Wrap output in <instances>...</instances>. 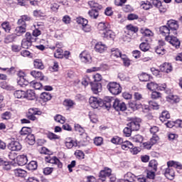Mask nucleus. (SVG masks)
Instances as JSON below:
<instances>
[{"mask_svg": "<svg viewBox=\"0 0 182 182\" xmlns=\"http://www.w3.org/2000/svg\"><path fill=\"white\" fill-rule=\"evenodd\" d=\"M109 66L106 64L101 65L100 67H94L87 70V73H92V72H99V70H107Z\"/></svg>", "mask_w": 182, "mask_h": 182, "instance_id": "2eb2a0df", "label": "nucleus"}, {"mask_svg": "<svg viewBox=\"0 0 182 182\" xmlns=\"http://www.w3.org/2000/svg\"><path fill=\"white\" fill-rule=\"evenodd\" d=\"M36 98V95L35 94V91L32 90H28L26 92L25 99L27 100H35Z\"/></svg>", "mask_w": 182, "mask_h": 182, "instance_id": "393cba45", "label": "nucleus"}, {"mask_svg": "<svg viewBox=\"0 0 182 182\" xmlns=\"http://www.w3.org/2000/svg\"><path fill=\"white\" fill-rule=\"evenodd\" d=\"M159 32L163 36H168V35L173 34L171 31L168 26H162L159 28Z\"/></svg>", "mask_w": 182, "mask_h": 182, "instance_id": "6ab92c4d", "label": "nucleus"}, {"mask_svg": "<svg viewBox=\"0 0 182 182\" xmlns=\"http://www.w3.org/2000/svg\"><path fill=\"white\" fill-rule=\"evenodd\" d=\"M14 95L16 99H25L26 92L23 90H16L14 92Z\"/></svg>", "mask_w": 182, "mask_h": 182, "instance_id": "c756f323", "label": "nucleus"}, {"mask_svg": "<svg viewBox=\"0 0 182 182\" xmlns=\"http://www.w3.org/2000/svg\"><path fill=\"white\" fill-rule=\"evenodd\" d=\"M118 77L120 78L121 80L125 81V82H129L130 81V77L127 76V75L121 73L118 74Z\"/></svg>", "mask_w": 182, "mask_h": 182, "instance_id": "864d4df0", "label": "nucleus"}, {"mask_svg": "<svg viewBox=\"0 0 182 182\" xmlns=\"http://www.w3.org/2000/svg\"><path fill=\"white\" fill-rule=\"evenodd\" d=\"M169 30L173 35H177V29H178V23L175 20H169L166 23Z\"/></svg>", "mask_w": 182, "mask_h": 182, "instance_id": "6e6552de", "label": "nucleus"}, {"mask_svg": "<svg viewBox=\"0 0 182 182\" xmlns=\"http://www.w3.org/2000/svg\"><path fill=\"white\" fill-rule=\"evenodd\" d=\"M45 160L46 163L54 164L55 166H57L58 168H62L63 167V164H62L60 160L56 156H50L48 155L45 157Z\"/></svg>", "mask_w": 182, "mask_h": 182, "instance_id": "39448f33", "label": "nucleus"}, {"mask_svg": "<svg viewBox=\"0 0 182 182\" xmlns=\"http://www.w3.org/2000/svg\"><path fill=\"white\" fill-rule=\"evenodd\" d=\"M132 141L134 143H143V136L141 135H135L132 137Z\"/></svg>", "mask_w": 182, "mask_h": 182, "instance_id": "4d7b16f0", "label": "nucleus"}, {"mask_svg": "<svg viewBox=\"0 0 182 182\" xmlns=\"http://www.w3.org/2000/svg\"><path fill=\"white\" fill-rule=\"evenodd\" d=\"M139 79L141 82H149L150 80V75L147 73H142L139 75Z\"/></svg>", "mask_w": 182, "mask_h": 182, "instance_id": "37998d69", "label": "nucleus"}, {"mask_svg": "<svg viewBox=\"0 0 182 182\" xmlns=\"http://www.w3.org/2000/svg\"><path fill=\"white\" fill-rule=\"evenodd\" d=\"M55 48H57V50L54 53V56L55 58L59 59L62 58V56H63V50H62V48H63V45L62 43H56Z\"/></svg>", "mask_w": 182, "mask_h": 182, "instance_id": "4468645a", "label": "nucleus"}, {"mask_svg": "<svg viewBox=\"0 0 182 182\" xmlns=\"http://www.w3.org/2000/svg\"><path fill=\"white\" fill-rule=\"evenodd\" d=\"M88 5L90 6V8H95L96 9H99L100 11V9H102V8H103L102 5L97 4L95 1H90L88 2Z\"/></svg>", "mask_w": 182, "mask_h": 182, "instance_id": "79ce46f5", "label": "nucleus"}, {"mask_svg": "<svg viewBox=\"0 0 182 182\" xmlns=\"http://www.w3.org/2000/svg\"><path fill=\"white\" fill-rule=\"evenodd\" d=\"M146 87L149 90H151L153 92L154 90H156V89H159V85L154 82H151L147 83Z\"/></svg>", "mask_w": 182, "mask_h": 182, "instance_id": "4c0bfd02", "label": "nucleus"}, {"mask_svg": "<svg viewBox=\"0 0 182 182\" xmlns=\"http://www.w3.org/2000/svg\"><path fill=\"white\" fill-rule=\"evenodd\" d=\"M146 177L150 180H154V177H156V171L150 170L146 171Z\"/></svg>", "mask_w": 182, "mask_h": 182, "instance_id": "bf43d9fd", "label": "nucleus"}, {"mask_svg": "<svg viewBox=\"0 0 182 182\" xmlns=\"http://www.w3.org/2000/svg\"><path fill=\"white\" fill-rule=\"evenodd\" d=\"M124 134L126 136V137H130L132 136V132H133L130 127L127 126L124 129Z\"/></svg>", "mask_w": 182, "mask_h": 182, "instance_id": "052dcab7", "label": "nucleus"}, {"mask_svg": "<svg viewBox=\"0 0 182 182\" xmlns=\"http://www.w3.org/2000/svg\"><path fill=\"white\" fill-rule=\"evenodd\" d=\"M159 164H157V161L153 159L149 161V166L154 170V171H157V166Z\"/></svg>", "mask_w": 182, "mask_h": 182, "instance_id": "3c124183", "label": "nucleus"}, {"mask_svg": "<svg viewBox=\"0 0 182 182\" xmlns=\"http://www.w3.org/2000/svg\"><path fill=\"white\" fill-rule=\"evenodd\" d=\"M161 122H166L167 119H170V114L167 111H164L159 117Z\"/></svg>", "mask_w": 182, "mask_h": 182, "instance_id": "a18cd8bd", "label": "nucleus"}, {"mask_svg": "<svg viewBox=\"0 0 182 182\" xmlns=\"http://www.w3.org/2000/svg\"><path fill=\"white\" fill-rule=\"evenodd\" d=\"M139 29L137 27L134 26L132 24H129L127 26V31H125V33H129V35H133V33H136Z\"/></svg>", "mask_w": 182, "mask_h": 182, "instance_id": "bb28decb", "label": "nucleus"}, {"mask_svg": "<svg viewBox=\"0 0 182 182\" xmlns=\"http://www.w3.org/2000/svg\"><path fill=\"white\" fill-rule=\"evenodd\" d=\"M166 100L171 103H178L180 98L177 95H169L166 97Z\"/></svg>", "mask_w": 182, "mask_h": 182, "instance_id": "e433bc0d", "label": "nucleus"}, {"mask_svg": "<svg viewBox=\"0 0 182 182\" xmlns=\"http://www.w3.org/2000/svg\"><path fill=\"white\" fill-rule=\"evenodd\" d=\"M34 67L36 69H45V66L43 65V63H42V60L39 59L34 60Z\"/></svg>", "mask_w": 182, "mask_h": 182, "instance_id": "58836bf2", "label": "nucleus"}, {"mask_svg": "<svg viewBox=\"0 0 182 182\" xmlns=\"http://www.w3.org/2000/svg\"><path fill=\"white\" fill-rule=\"evenodd\" d=\"M111 141L113 143V144H122L123 143V139L119 136H114Z\"/></svg>", "mask_w": 182, "mask_h": 182, "instance_id": "6e6d98bb", "label": "nucleus"}, {"mask_svg": "<svg viewBox=\"0 0 182 182\" xmlns=\"http://www.w3.org/2000/svg\"><path fill=\"white\" fill-rule=\"evenodd\" d=\"M75 156L77 157V159H85V153L80 150H77L75 152Z\"/></svg>", "mask_w": 182, "mask_h": 182, "instance_id": "e2e57ef3", "label": "nucleus"}, {"mask_svg": "<svg viewBox=\"0 0 182 182\" xmlns=\"http://www.w3.org/2000/svg\"><path fill=\"white\" fill-rule=\"evenodd\" d=\"M91 89L95 95H97V93L102 92V84L100 82L92 83Z\"/></svg>", "mask_w": 182, "mask_h": 182, "instance_id": "aec40b11", "label": "nucleus"}, {"mask_svg": "<svg viewBox=\"0 0 182 182\" xmlns=\"http://www.w3.org/2000/svg\"><path fill=\"white\" fill-rule=\"evenodd\" d=\"M168 8V6H167V5L161 4V6L158 7V9L160 14H166V12H167Z\"/></svg>", "mask_w": 182, "mask_h": 182, "instance_id": "680f3d73", "label": "nucleus"}, {"mask_svg": "<svg viewBox=\"0 0 182 182\" xmlns=\"http://www.w3.org/2000/svg\"><path fill=\"white\" fill-rule=\"evenodd\" d=\"M140 123H141V119H140V118H136L132 119L127 126H129L133 132H137V130L140 129Z\"/></svg>", "mask_w": 182, "mask_h": 182, "instance_id": "9d476101", "label": "nucleus"}, {"mask_svg": "<svg viewBox=\"0 0 182 182\" xmlns=\"http://www.w3.org/2000/svg\"><path fill=\"white\" fill-rule=\"evenodd\" d=\"M81 83L83 86H87L89 83H91L90 78L87 76H85L82 78Z\"/></svg>", "mask_w": 182, "mask_h": 182, "instance_id": "774afa93", "label": "nucleus"}, {"mask_svg": "<svg viewBox=\"0 0 182 182\" xmlns=\"http://www.w3.org/2000/svg\"><path fill=\"white\" fill-rule=\"evenodd\" d=\"M79 58L82 62V63H85L86 65H89L92 63V55H90V53L87 50L82 51L80 55Z\"/></svg>", "mask_w": 182, "mask_h": 182, "instance_id": "423d86ee", "label": "nucleus"}, {"mask_svg": "<svg viewBox=\"0 0 182 182\" xmlns=\"http://www.w3.org/2000/svg\"><path fill=\"white\" fill-rule=\"evenodd\" d=\"M107 89L112 93V95H119L122 93V87L117 82H109L107 85Z\"/></svg>", "mask_w": 182, "mask_h": 182, "instance_id": "f03ea898", "label": "nucleus"}, {"mask_svg": "<svg viewBox=\"0 0 182 182\" xmlns=\"http://www.w3.org/2000/svg\"><path fill=\"white\" fill-rule=\"evenodd\" d=\"M77 146V142L72 139V138H67L65 139V146L67 149H72L73 147H76Z\"/></svg>", "mask_w": 182, "mask_h": 182, "instance_id": "4be33fe9", "label": "nucleus"}, {"mask_svg": "<svg viewBox=\"0 0 182 182\" xmlns=\"http://www.w3.org/2000/svg\"><path fill=\"white\" fill-rule=\"evenodd\" d=\"M173 35L174 34H170L166 36L165 37V41L176 49H178V48H180V41Z\"/></svg>", "mask_w": 182, "mask_h": 182, "instance_id": "7ed1b4c3", "label": "nucleus"}, {"mask_svg": "<svg viewBox=\"0 0 182 182\" xmlns=\"http://www.w3.org/2000/svg\"><path fill=\"white\" fill-rule=\"evenodd\" d=\"M121 59L122 60L123 64L126 68H129V66H130V60L127 58V55H122L121 56Z\"/></svg>", "mask_w": 182, "mask_h": 182, "instance_id": "c03bdc74", "label": "nucleus"}, {"mask_svg": "<svg viewBox=\"0 0 182 182\" xmlns=\"http://www.w3.org/2000/svg\"><path fill=\"white\" fill-rule=\"evenodd\" d=\"M149 4L153 5V6H155V8H159V6H161V1L159 0H151Z\"/></svg>", "mask_w": 182, "mask_h": 182, "instance_id": "0e129e2a", "label": "nucleus"}, {"mask_svg": "<svg viewBox=\"0 0 182 182\" xmlns=\"http://www.w3.org/2000/svg\"><path fill=\"white\" fill-rule=\"evenodd\" d=\"M112 176V169L109 168H105L104 170L100 172V180L102 181H106V177H111Z\"/></svg>", "mask_w": 182, "mask_h": 182, "instance_id": "f8f14e48", "label": "nucleus"}, {"mask_svg": "<svg viewBox=\"0 0 182 182\" xmlns=\"http://www.w3.org/2000/svg\"><path fill=\"white\" fill-rule=\"evenodd\" d=\"M113 107L117 110V112H124V110H127V107L126 106V104L119 99H115L113 102Z\"/></svg>", "mask_w": 182, "mask_h": 182, "instance_id": "0eeeda50", "label": "nucleus"}, {"mask_svg": "<svg viewBox=\"0 0 182 182\" xmlns=\"http://www.w3.org/2000/svg\"><path fill=\"white\" fill-rule=\"evenodd\" d=\"M27 170H30L31 171L33 170H36L38 168V162L35 161H31L28 165L26 166Z\"/></svg>", "mask_w": 182, "mask_h": 182, "instance_id": "c9c22d12", "label": "nucleus"}, {"mask_svg": "<svg viewBox=\"0 0 182 182\" xmlns=\"http://www.w3.org/2000/svg\"><path fill=\"white\" fill-rule=\"evenodd\" d=\"M40 99L43 102H49L52 99V95L50 92H44L41 94Z\"/></svg>", "mask_w": 182, "mask_h": 182, "instance_id": "a878e982", "label": "nucleus"}, {"mask_svg": "<svg viewBox=\"0 0 182 182\" xmlns=\"http://www.w3.org/2000/svg\"><path fill=\"white\" fill-rule=\"evenodd\" d=\"M8 148L9 150H11V151H21V150H22V145L19 141H12L8 145Z\"/></svg>", "mask_w": 182, "mask_h": 182, "instance_id": "9b49d317", "label": "nucleus"}, {"mask_svg": "<svg viewBox=\"0 0 182 182\" xmlns=\"http://www.w3.org/2000/svg\"><path fill=\"white\" fill-rule=\"evenodd\" d=\"M17 83L21 87H24V86L29 85V81L26 80V74L25 73L22 71L18 72Z\"/></svg>", "mask_w": 182, "mask_h": 182, "instance_id": "20e7f679", "label": "nucleus"}, {"mask_svg": "<svg viewBox=\"0 0 182 182\" xmlns=\"http://www.w3.org/2000/svg\"><path fill=\"white\" fill-rule=\"evenodd\" d=\"M31 21V17L27 15H23L21 16V18L18 19L17 23L18 25H26V22H29Z\"/></svg>", "mask_w": 182, "mask_h": 182, "instance_id": "2f4dec72", "label": "nucleus"}, {"mask_svg": "<svg viewBox=\"0 0 182 182\" xmlns=\"http://www.w3.org/2000/svg\"><path fill=\"white\" fill-rule=\"evenodd\" d=\"M54 120L57 122V123H60L61 124H65V122H66V118L60 114H57L54 117Z\"/></svg>", "mask_w": 182, "mask_h": 182, "instance_id": "ea45409f", "label": "nucleus"}, {"mask_svg": "<svg viewBox=\"0 0 182 182\" xmlns=\"http://www.w3.org/2000/svg\"><path fill=\"white\" fill-rule=\"evenodd\" d=\"M14 174L16 177H21L22 178L26 177V171L21 168L15 169Z\"/></svg>", "mask_w": 182, "mask_h": 182, "instance_id": "7c9ffc66", "label": "nucleus"}, {"mask_svg": "<svg viewBox=\"0 0 182 182\" xmlns=\"http://www.w3.org/2000/svg\"><path fill=\"white\" fill-rule=\"evenodd\" d=\"M89 103L92 109H97L100 106H103V102L102 100L96 97H91L89 99Z\"/></svg>", "mask_w": 182, "mask_h": 182, "instance_id": "1a4fd4ad", "label": "nucleus"}, {"mask_svg": "<svg viewBox=\"0 0 182 182\" xmlns=\"http://www.w3.org/2000/svg\"><path fill=\"white\" fill-rule=\"evenodd\" d=\"M121 144L122 150H130V149H132L133 147V144L129 141H123L122 140V143H121Z\"/></svg>", "mask_w": 182, "mask_h": 182, "instance_id": "473e14b6", "label": "nucleus"}, {"mask_svg": "<svg viewBox=\"0 0 182 182\" xmlns=\"http://www.w3.org/2000/svg\"><path fill=\"white\" fill-rule=\"evenodd\" d=\"M43 173L45 176H49V174H52L53 173V168L46 167L43 169Z\"/></svg>", "mask_w": 182, "mask_h": 182, "instance_id": "69168bd1", "label": "nucleus"}, {"mask_svg": "<svg viewBox=\"0 0 182 182\" xmlns=\"http://www.w3.org/2000/svg\"><path fill=\"white\" fill-rule=\"evenodd\" d=\"M28 163V157L25 155L17 156V164L18 166H25Z\"/></svg>", "mask_w": 182, "mask_h": 182, "instance_id": "b1692460", "label": "nucleus"}, {"mask_svg": "<svg viewBox=\"0 0 182 182\" xmlns=\"http://www.w3.org/2000/svg\"><path fill=\"white\" fill-rule=\"evenodd\" d=\"M159 43H160V46H158L155 48V52L158 55H164V53H166V49H164V47H163V46H164V41H159Z\"/></svg>", "mask_w": 182, "mask_h": 182, "instance_id": "412c9836", "label": "nucleus"}, {"mask_svg": "<svg viewBox=\"0 0 182 182\" xmlns=\"http://www.w3.org/2000/svg\"><path fill=\"white\" fill-rule=\"evenodd\" d=\"M97 29L100 32H105L110 29V24L107 22H100L97 25Z\"/></svg>", "mask_w": 182, "mask_h": 182, "instance_id": "f3484780", "label": "nucleus"}, {"mask_svg": "<svg viewBox=\"0 0 182 182\" xmlns=\"http://www.w3.org/2000/svg\"><path fill=\"white\" fill-rule=\"evenodd\" d=\"M21 46L24 49H28V48H30V46H32V42L28 40L23 39L21 42Z\"/></svg>", "mask_w": 182, "mask_h": 182, "instance_id": "09e8293b", "label": "nucleus"}, {"mask_svg": "<svg viewBox=\"0 0 182 182\" xmlns=\"http://www.w3.org/2000/svg\"><path fill=\"white\" fill-rule=\"evenodd\" d=\"M103 38H105L106 39H109V41H113L114 38H116V34H114V32H113L110 28L107 30L105 32L102 33Z\"/></svg>", "mask_w": 182, "mask_h": 182, "instance_id": "a211bd4d", "label": "nucleus"}, {"mask_svg": "<svg viewBox=\"0 0 182 182\" xmlns=\"http://www.w3.org/2000/svg\"><path fill=\"white\" fill-rule=\"evenodd\" d=\"M88 15L91 19H97L99 11L97 9H92L88 11Z\"/></svg>", "mask_w": 182, "mask_h": 182, "instance_id": "f704fd0d", "label": "nucleus"}, {"mask_svg": "<svg viewBox=\"0 0 182 182\" xmlns=\"http://www.w3.org/2000/svg\"><path fill=\"white\" fill-rule=\"evenodd\" d=\"M1 27L7 33H9L11 32V24L8 21H4V23H1Z\"/></svg>", "mask_w": 182, "mask_h": 182, "instance_id": "a19ab883", "label": "nucleus"}, {"mask_svg": "<svg viewBox=\"0 0 182 182\" xmlns=\"http://www.w3.org/2000/svg\"><path fill=\"white\" fill-rule=\"evenodd\" d=\"M76 103L70 99H66L63 101V105L68 109H73Z\"/></svg>", "mask_w": 182, "mask_h": 182, "instance_id": "cd10ccee", "label": "nucleus"}, {"mask_svg": "<svg viewBox=\"0 0 182 182\" xmlns=\"http://www.w3.org/2000/svg\"><path fill=\"white\" fill-rule=\"evenodd\" d=\"M31 133V128L23 127L21 130L20 131V134L21 136H28Z\"/></svg>", "mask_w": 182, "mask_h": 182, "instance_id": "49530a36", "label": "nucleus"}, {"mask_svg": "<svg viewBox=\"0 0 182 182\" xmlns=\"http://www.w3.org/2000/svg\"><path fill=\"white\" fill-rule=\"evenodd\" d=\"M31 75L33 76V77H35V79H38L39 80H43V79H45V76L41 71L33 70L31 72Z\"/></svg>", "mask_w": 182, "mask_h": 182, "instance_id": "5701e85b", "label": "nucleus"}, {"mask_svg": "<svg viewBox=\"0 0 182 182\" xmlns=\"http://www.w3.org/2000/svg\"><path fill=\"white\" fill-rule=\"evenodd\" d=\"M111 56L112 58H122L123 55H122V52L118 48H112L111 50Z\"/></svg>", "mask_w": 182, "mask_h": 182, "instance_id": "72a5a7b5", "label": "nucleus"}, {"mask_svg": "<svg viewBox=\"0 0 182 182\" xmlns=\"http://www.w3.org/2000/svg\"><path fill=\"white\" fill-rule=\"evenodd\" d=\"M76 22L77 23H78L79 25H82V27L84 25H86L87 23H89V21H87V19L83 18L82 17H78L76 18Z\"/></svg>", "mask_w": 182, "mask_h": 182, "instance_id": "de8ad7c7", "label": "nucleus"}, {"mask_svg": "<svg viewBox=\"0 0 182 182\" xmlns=\"http://www.w3.org/2000/svg\"><path fill=\"white\" fill-rule=\"evenodd\" d=\"M160 70L161 72H165V73H170V72L173 71V65L170 63H164L161 65Z\"/></svg>", "mask_w": 182, "mask_h": 182, "instance_id": "dca6fc26", "label": "nucleus"}, {"mask_svg": "<svg viewBox=\"0 0 182 182\" xmlns=\"http://www.w3.org/2000/svg\"><path fill=\"white\" fill-rule=\"evenodd\" d=\"M30 85L36 90H39L42 87V84H41V82H38L35 81H31L30 82Z\"/></svg>", "mask_w": 182, "mask_h": 182, "instance_id": "5fc2aeb1", "label": "nucleus"}, {"mask_svg": "<svg viewBox=\"0 0 182 182\" xmlns=\"http://www.w3.org/2000/svg\"><path fill=\"white\" fill-rule=\"evenodd\" d=\"M139 48L141 49V50H142V52H147V50H149V49H150V46H149V43H141L139 45Z\"/></svg>", "mask_w": 182, "mask_h": 182, "instance_id": "603ef678", "label": "nucleus"}, {"mask_svg": "<svg viewBox=\"0 0 182 182\" xmlns=\"http://www.w3.org/2000/svg\"><path fill=\"white\" fill-rule=\"evenodd\" d=\"M168 168L165 170V176L167 178L171 180L173 177L175 176L174 170L170 167H173V168H178V170H181L182 165L180 162H176L174 161H169L167 162Z\"/></svg>", "mask_w": 182, "mask_h": 182, "instance_id": "f257e3e1", "label": "nucleus"}, {"mask_svg": "<svg viewBox=\"0 0 182 182\" xmlns=\"http://www.w3.org/2000/svg\"><path fill=\"white\" fill-rule=\"evenodd\" d=\"M14 39L15 35H9L4 38V43H11V42H14Z\"/></svg>", "mask_w": 182, "mask_h": 182, "instance_id": "13d9d810", "label": "nucleus"}, {"mask_svg": "<svg viewBox=\"0 0 182 182\" xmlns=\"http://www.w3.org/2000/svg\"><path fill=\"white\" fill-rule=\"evenodd\" d=\"M28 114H33V115H39L41 114V111H38V109L36 108H31L28 109Z\"/></svg>", "mask_w": 182, "mask_h": 182, "instance_id": "338daca9", "label": "nucleus"}, {"mask_svg": "<svg viewBox=\"0 0 182 182\" xmlns=\"http://www.w3.org/2000/svg\"><path fill=\"white\" fill-rule=\"evenodd\" d=\"M95 50L98 53H105L107 50V46L102 42H98L95 46Z\"/></svg>", "mask_w": 182, "mask_h": 182, "instance_id": "ddd939ff", "label": "nucleus"}, {"mask_svg": "<svg viewBox=\"0 0 182 182\" xmlns=\"http://www.w3.org/2000/svg\"><path fill=\"white\" fill-rule=\"evenodd\" d=\"M26 140L31 146L35 144V136L33 134L27 135Z\"/></svg>", "mask_w": 182, "mask_h": 182, "instance_id": "8fccbe9b", "label": "nucleus"}, {"mask_svg": "<svg viewBox=\"0 0 182 182\" xmlns=\"http://www.w3.org/2000/svg\"><path fill=\"white\" fill-rule=\"evenodd\" d=\"M25 32H26V25H21L16 28L15 33L17 34V36H21Z\"/></svg>", "mask_w": 182, "mask_h": 182, "instance_id": "c85d7f7f", "label": "nucleus"}]
</instances>
